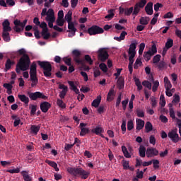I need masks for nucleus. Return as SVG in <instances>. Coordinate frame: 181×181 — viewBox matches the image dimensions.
I'll return each mask as SVG.
<instances>
[{
    "mask_svg": "<svg viewBox=\"0 0 181 181\" xmlns=\"http://www.w3.org/2000/svg\"><path fill=\"white\" fill-rule=\"evenodd\" d=\"M149 17H141L140 23L141 25H148L149 23Z\"/></svg>",
    "mask_w": 181,
    "mask_h": 181,
    "instance_id": "nucleus-38",
    "label": "nucleus"
},
{
    "mask_svg": "<svg viewBox=\"0 0 181 181\" xmlns=\"http://www.w3.org/2000/svg\"><path fill=\"white\" fill-rule=\"evenodd\" d=\"M134 81H135V84L137 87L138 91H141V90H142V88H144V87L142 86V83H141V81H139V78H136L134 80Z\"/></svg>",
    "mask_w": 181,
    "mask_h": 181,
    "instance_id": "nucleus-42",
    "label": "nucleus"
},
{
    "mask_svg": "<svg viewBox=\"0 0 181 181\" xmlns=\"http://www.w3.org/2000/svg\"><path fill=\"white\" fill-rule=\"evenodd\" d=\"M156 53H158V48H156V45L153 44L151 46V49L144 52V58L145 61L149 62L152 58V56H154Z\"/></svg>",
    "mask_w": 181,
    "mask_h": 181,
    "instance_id": "nucleus-7",
    "label": "nucleus"
},
{
    "mask_svg": "<svg viewBox=\"0 0 181 181\" xmlns=\"http://www.w3.org/2000/svg\"><path fill=\"white\" fill-rule=\"evenodd\" d=\"M99 67H100V70H102V71H103V73H107V71H108V67H107V64H105V63H101L99 65Z\"/></svg>",
    "mask_w": 181,
    "mask_h": 181,
    "instance_id": "nucleus-47",
    "label": "nucleus"
},
{
    "mask_svg": "<svg viewBox=\"0 0 181 181\" xmlns=\"http://www.w3.org/2000/svg\"><path fill=\"white\" fill-rule=\"evenodd\" d=\"M67 91H69V89H64L59 93V98L61 100H63V98L66 97Z\"/></svg>",
    "mask_w": 181,
    "mask_h": 181,
    "instance_id": "nucleus-51",
    "label": "nucleus"
},
{
    "mask_svg": "<svg viewBox=\"0 0 181 181\" xmlns=\"http://www.w3.org/2000/svg\"><path fill=\"white\" fill-rule=\"evenodd\" d=\"M155 67H157L159 70H163V69H166V62L164 61H161L158 64L155 65Z\"/></svg>",
    "mask_w": 181,
    "mask_h": 181,
    "instance_id": "nucleus-32",
    "label": "nucleus"
},
{
    "mask_svg": "<svg viewBox=\"0 0 181 181\" xmlns=\"http://www.w3.org/2000/svg\"><path fill=\"white\" fill-rule=\"evenodd\" d=\"M72 15H73V12H71V11H69L67 12V13L65 15V20L68 22L70 23L71 22V19H72Z\"/></svg>",
    "mask_w": 181,
    "mask_h": 181,
    "instance_id": "nucleus-40",
    "label": "nucleus"
},
{
    "mask_svg": "<svg viewBox=\"0 0 181 181\" xmlns=\"http://www.w3.org/2000/svg\"><path fill=\"white\" fill-rule=\"evenodd\" d=\"M68 84L70 86V90H72L76 94H80V90L77 88V86L74 84V81H69Z\"/></svg>",
    "mask_w": 181,
    "mask_h": 181,
    "instance_id": "nucleus-20",
    "label": "nucleus"
},
{
    "mask_svg": "<svg viewBox=\"0 0 181 181\" xmlns=\"http://www.w3.org/2000/svg\"><path fill=\"white\" fill-rule=\"evenodd\" d=\"M30 80L32 82L31 87H36L39 83L37 75H30Z\"/></svg>",
    "mask_w": 181,
    "mask_h": 181,
    "instance_id": "nucleus-19",
    "label": "nucleus"
},
{
    "mask_svg": "<svg viewBox=\"0 0 181 181\" xmlns=\"http://www.w3.org/2000/svg\"><path fill=\"white\" fill-rule=\"evenodd\" d=\"M45 21L48 22L49 28H50L51 29H52V28H54V26L53 25V23L56 21V17H54V11L53 10V8L48 9V14L45 18Z\"/></svg>",
    "mask_w": 181,
    "mask_h": 181,
    "instance_id": "nucleus-9",
    "label": "nucleus"
},
{
    "mask_svg": "<svg viewBox=\"0 0 181 181\" xmlns=\"http://www.w3.org/2000/svg\"><path fill=\"white\" fill-rule=\"evenodd\" d=\"M18 97L19 100L22 101V103H24V104H29V98L27 97L25 95H18Z\"/></svg>",
    "mask_w": 181,
    "mask_h": 181,
    "instance_id": "nucleus-29",
    "label": "nucleus"
},
{
    "mask_svg": "<svg viewBox=\"0 0 181 181\" xmlns=\"http://www.w3.org/2000/svg\"><path fill=\"white\" fill-rule=\"evenodd\" d=\"M1 36L4 42H11V35H9V31H2Z\"/></svg>",
    "mask_w": 181,
    "mask_h": 181,
    "instance_id": "nucleus-27",
    "label": "nucleus"
},
{
    "mask_svg": "<svg viewBox=\"0 0 181 181\" xmlns=\"http://www.w3.org/2000/svg\"><path fill=\"white\" fill-rule=\"evenodd\" d=\"M6 172H8V173H19V172H21V170L17 168L15 169L7 170Z\"/></svg>",
    "mask_w": 181,
    "mask_h": 181,
    "instance_id": "nucleus-64",
    "label": "nucleus"
},
{
    "mask_svg": "<svg viewBox=\"0 0 181 181\" xmlns=\"http://www.w3.org/2000/svg\"><path fill=\"white\" fill-rule=\"evenodd\" d=\"M151 162L155 169H159V164H160L159 160L153 159L151 160Z\"/></svg>",
    "mask_w": 181,
    "mask_h": 181,
    "instance_id": "nucleus-52",
    "label": "nucleus"
},
{
    "mask_svg": "<svg viewBox=\"0 0 181 181\" xmlns=\"http://www.w3.org/2000/svg\"><path fill=\"white\" fill-rule=\"evenodd\" d=\"M100 103H101V95H98L97 98L93 100V101L92 102V107H95V108H98Z\"/></svg>",
    "mask_w": 181,
    "mask_h": 181,
    "instance_id": "nucleus-25",
    "label": "nucleus"
},
{
    "mask_svg": "<svg viewBox=\"0 0 181 181\" xmlns=\"http://www.w3.org/2000/svg\"><path fill=\"white\" fill-rule=\"evenodd\" d=\"M52 105L49 102H42L40 105V110L42 112H47L49 108H51Z\"/></svg>",
    "mask_w": 181,
    "mask_h": 181,
    "instance_id": "nucleus-14",
    "label": "nucleus"
},
{
    "mask_svg": "<svg viewBox=\"0 0 181 181\" xmlns=\"http://www.w3.org/2000/svg\"><path fill=\"white\" fill-rule=\"evenodd\" d=\"M164 86L165 90H170V88H172V83H170V81H169L168 76L164 77Z\"/></svg>",
    "mask_w": 181,
    "mask_h": 181,
    "instance_id": "nucleus-24",
    "label": "nucleus"
},
{
    "mask_svg": "<svg viewBox=\"0 0 181 181\" xmlns=\"http://www.w3.org/2000/svg\"><path fill=\"white\" fill-rule=\"evenodd\" d=\"M91 133L95 134V135H100V134H104V129L98 125L91 129Z\"/></svg>",
    "mask_w": 181,
    "mask_h": 181,
    "instance_id": "nucleus-18",
    "label": "nucleus"
},
{
    "mask_svg": "<svg viewBox=\"0 0 181 181\" xmlns=\"http://www.w3.org/2000/svg\"><path fill=\"white\" fill-rule=\"evenodd\" d=\"M136 113L139 118H144V117H145V112L139 108L136 109Z\"/></svg>",
    "mask_w": 181,
    "mask_h": 181,
    "instance_id": "nucleus-41",
    "label": "nucleus"
},
{
    "mask_svg": "<svg viewBox=\"0 0 181 181\" xmlns=\"http://www.w3.org/2000/svg\"><path fill=\"white\" fill-rule=\"evenodd\" d=\"M129 54V64H134V58L135 57V54Z\"/></svg>",
    "mask_w": 181,
    "mask_h": 181,
    "instance_id": "nucleus-61",
    "label": "nucleus"
},
{
    "mask_svg": "<svg viewBox=\"0 0 181 181\" xmlns=\"http://www.w3.org/2000/svg\"><path fill=\"white\" fill-rule=\"evenodd\" d=\"M89 132H90V129L88 128L81 127L80 136H84V135H86V134H88Z\"/></svg>",
    "mask_w": 181,
    "mask_h": 181,
    "instance_id": "nucleus-43",
    "label": "nucleus"
},
{
    "mask_svg": "<svg viewBox=\"0 0 181 181\" xmlns=\"http://www.w3.org/2000/svg\"><path fill=\"white\" fill-rule=\"evenodd\" d=\"M160 57H161L160 54H156L153 57L152 62L154 66H156L157 64L160 62Z\"/></svg>",
    "mask_w": 181,
    "mask_h": 181,
    "instance_id": "nucleus-37",
    "label": "nucleus"
},
{
    "mask_svg": "<svg viewBox=\"0 0 181 181\" xmlns=\"http://www.w3.org/2000/svg\"><path fill=\"white\" fill-rule=\"evenodd\" d=\"M124 86H125L124 81V77L120 76L117 80V87L119 90H122L124 88Z\"/></svg>",
    "mask_w": 181,
    "mask_h": 181,
    "instance_id": "nucleus-26",
    "label": "nucleus"
},
{
    "mask_svg": "<svg viewBox=\"0 0 181 181\" xmlns=\"http://www.w3.org/2000/svg\"><path fill=\"white\" fill-rule=\"evenodd\" d=\"M21 175L25 181H32V177L29 176V174L26 171H23Z\"/></svg>",
    "mask_w": 181,
    "mask_h": 181,
    "instance_id": "nucleus-35",
    "label": "nucleus"
},
{
    "mask_svg": "<svg viewBox=\"0 0 181 181\" xmlns=\"http://www.w3.org/2000/svg\"><path fill=\"white\" fill-rule=\"evenodd\" d=\"M144 49H145V43L141 42L139 45V56H142V54L144 53Z\"/></svg>",
    "mask_w": 181,
    "mask_h": 181,
    "instance_id": "nucleus-50",
    "label": "nucleus"
},
{
    "mask_svg": "<svg viewBox=\"0 0 181 181\" xmlns=\"http://www.w3.org/2000/svg\"><path fill=\"white\" fill-rule=\"evenodd\" d=\"M140 8H144L146 5V0H141L139 2L136 4Z\"/></svg>",
    "mask_w": 181,
    "mask_h": 181,
    "instance_id": "nucleus-60",
    "label": "nucleus"
},
{
    "mask_svg": "<svg viewBox=\"0 0 181 181\" xmlns=\"http://www.w3.org/2000/svg\"><path fill=\"white\" fill-rule=\"evenodd\" d=\"M145 11L147 15H153V3L148 2L145 7Z\"/></svg>",
    "mask_w": 181,
    "mask_h": 181,
    "instance_id": "nucleus-16",
    "label": "nucleus"
},
{
    "mask_svg": "<svg viewBox=\"0 0 181 181\" xmlns=\"http://www.w3.org/2000/svg\"><path fill=\"white\" fill-rule=\"evenodd\" d=\"M127 129H128V131H132V129H134V122L132 120L128 121Z\"/></svg>",
    "mask_w": 181,
    "mask_h": 181,
    "instance_id": "nucleus-55",
    "label": "nucleus"
},
{
    "mask_svg": "<svg viewBox=\"0 0 181 181\" xmlns=\"http://www.w3.org/2000/svg\"><path fill=\"white\" fill-rule=\"evenodd\" d=\"M30 131H31V134L37 135V132H39V131H40V125H36V124L31 125Z\"/></svg>",
    "mask_w": 181,
    "mask_h": 181,
    "instance_id": "nucleus-22",
    "label": "nucleus"
},
{
    "mask_svg": "<svg viewBox=\"0 0 181 181\" xmlns=\"http://www.w3.org/2000/svg\"><path fill=\"white\" fill-rule=\"evenodd\" d=\"M145 129L146 133H149L153 129V126L151 122H146L145 124Z\"/></svg>",
    "mask_w": 181,
    "mask_h": 181,
    "instance_id": "nucleus-31",
    "label": "nucleus"
},
{
    "mask_svg": "<svg viewBox=\"0 0 181 181\" xmlns=\"http://www.w3.org/2000/svg\"><path fill=\"white\" fill-rule=\"evenodd\" d=\"M152 91L153 93H156L158 91V87H159V81H155L153 82Z\"/></svg>",
    "mask_w": 181,
    "mask_h": 181,
    "instance_id": "nucleus-45",
    "label": "nucleus"
},
{
    "mask_svg": "<svg viewBox=\"0 0 181 181\" xmlns=\"http://www.w3.org/2000/svg\"><path fill=\"white\" fill-rule=\"evenodd\" d=\"M57 104L61 108H66V104H64V102H63V100L61 99L57 100Z\"/></svg>",
    "mask_w": 181,
    "mask_h": 181,
    "instance_id": "nucleus-53",
    "label": "nucleus"
},
{
    "mask_svg": "<svg viewBox=\"0 0 181 181\" xmlns=\"http://www.w3.org/2000/svg\"><path fill=\"white\" fill-rule=\"evenodd\" d=\"M84 32H87L90 36H94L95 35H100L101 33H104V29L98 25H92L90 28H88L87 30H84Z\"/></svg>",
    "mask_w": 181,
    "mask_h": 181,
    "instance_id": "nucleus-6",
    "label": "nucleus"
},
{
    "mask_svg": "<svg viewBox=\"0 0 181 181\" xmlns=\"http://www.w3.org/2000/svg\"><path fill=\"white\" fill-rule=\"evenodd\" d=\"M114 97H115V92L114 91V89L112 88L109 90L107 93V101H112V100H114Z\"/></svg>",
    "mask_w": 181,
    "mask_h": 181,
    "instance_id": "nucleus-28",
    "label": "nucleus"
},
{
    "mask_svg": "<svg viewBox=\"0 0 181 181\" xmlns=\"http://www.w3.org/2000/svg\"><path fill=\"white\" fill-rule=\"evenodd\" d=\"M173 46V40L170 38H168L167 40V42H165V45L164 48L169 50V49H170V47H172Z\"/></svg>",
    "mask_w": 181,
    "mask_h": 181,
    "instance_id": "nucleus-36",
    "label": "nucleus"
},
{
    "mask_svg": "<svg viewBox=\"0 0 181 181\" xmlns=\"http://www.w3.org/2000/svg\"><path fill=\"white\" fill-rule=\"evenodd\" d=\"M142 85L144 87H146L147 88H148V90H151L152 89V83H151V82H149L148 81H144L142 82Z\"/></svg>",
    "mask_w": 181,
    "mask_h": 181,
    "instance_id": "nucleus-48",
    "label": "nucleus"
},
{
    "mask_svg": "<svg viewBox=\"0 0 181 181\" xmlns=\"http://www.w3.org/2000/svg\"><path fill=\"white\" fill-rule=\"evenodd\" d=\"M110 54H108V51L105 48H100L98 51V59L102 63H104L108 60Z\"/></svg>",
    "mask_w": 181,
    "mask_h": 181,
    "instance_id": "nucleus-8",
    "label": "nucleus"
},
{
    "mask_svg": "<svg viewBox=\"0 0 181 181\" xmlns=\"http://www.w3.org/2000/svg\"><path fill=\"white\" fill-rule=\"evenodd\" d=\"M139 152V156H141V158H145L146 153V148H145L144 146H140Z\"/></svg>",
    "mask_w": 181,
    "mask_h": 181,
    "instance_id": "nucleus-30",
    "label": "nucleus"
},
{
    "mask_svg": "<svg viewBox=\"0 0 181 181\" xmlns=\"http://www.w3.org/2000/svg\"><path fill=\"white\" fill-rule=\"evenodd\" d=\"M139 8L140 7L139 6L135 4L134 8H133L132 15H134L135 16H136V15H138V13H139V11H141V9Z\"/></svg>",
    "mask_w": 181,
    "mask_h": 181,
    "instance_id": "nucleus-49",
    "label": "nucleus"
},
{
    "mask_svg": "<svg viewBox=\"0 0 181 181\" xmlns=\"http://www.w3.org/2000/svg\"><path fill=\"white\" fill-rule=\"evenodd\" d=\"M121 129L123 134H125V132L127 131V121L125 119L122 120Z\"/></svg>",
    "mask_w": 181,
    "mask_h": 181,
    "instance_id": "nucleus-54",
    "label": "nucleus"
},
{
    "mask_svg": "<svg viewBox=\"0 0 181 181\" xmlns=\"http://www.w3.org/2000/svg\"><path fill=\"white\" fill-rule=\"evenodd\" d=\"M134 13V7L127 8H125L124 15L126 16H131V14Z\"/></svg>",
    "mask_w": 181,
    "mask_h": 181,
    "instance_id": "nucleus-44",
    "label": "nucleus"
},
{
    "mask_svg": "<svg viewBox=\"0 0 181 181\" xmlns=\"http://www.w3.org/2000/svg\"><path fill=\"white\" fill-rule=\"evenodd\" d=\"M57 25L58 26H64V20L63 18H57Z\"/></svg>",
    "mask_w": 181,
    "mask_h": 181,
    "instance_id": "nucleus-62",
    "label": "nucleus"
},
{
    "mask_svg": "<svg viewBox=\"0 0 181 181\" xmlns=\"http://www.w3.org/2000/svg\"><path fill=\"white\" fill-rule=\"evenodd\" d=\"M122 165H123V169H124L125 170L128 169H131V167H129V161L123 160Z\"/></svg>",
    "mask_w": 181,
    "mask_h": 181,
    "instance_id": "nucleus-56",
    "label": "nucleus"
},
{
    "mask_svg": "<svg viewBox=\"0 0 181 181\" xmlns=\"http://www.w3.org/2000/svg\"><path fill=\"white\" fill-rule=\"evenodd\" d=\"M151 106L153 108L156 107V104H158V101L156 100V97H151Z\"/></svg>",
    "mask_w": 181,
    "mask_h": 181,
    "instance_id": "nucleus-58",
    "label": "nucleus"
},
{
    "mask_svg": "<svg viewBox=\"0 0 181 181\" xmlns=\"http://www.w3.org/2000/svg\"><path fill=\"white\" fill-rule=\"evenodd\" d=\"M30 76H37V65L35 62H33L30 66Z\"/></svg>",
    "mask_w": 181,
    "mask_h": 181,
    "instance_id": "nucleus-21",
    "label": "nucleus"
},
{
    "mask_svg": "<svg viewBox=\"0 0 181 181\" xmlns=\"http://www.w3.org/2000/svg\"><path fill=\"white\" fill-rule=\"evenodd\" d=\"M37 64L44 70L43 74L45 77H52V64L46 61H37Z\"/></svg>",
    "mask_w": 181,
    "mask_h": 181,
    "instance_id": "nucleus-3",
    "label": "nucleus"
},
{
    "mask_svg": "<svg viewBox=\"0 0 181 181\" xmlns=\"http://www.w3.org/2000/svg\"><path fill=\"white\" fill-rule=\"evenodd\" d=\"M45 163H47V165H49V166H52V168H54L57 165V163H56V162L52 161L49 160H45Z\"/></svg>",
    "mask_w": 181,
    "mask_h": 181,
    "instance_id": "nucleus-59",
    "label": "nucleus"
},
{
    "mask_svg": "<svg viewBox=\"0 0 181 181\" xmlns=\"http://www.w3.org/2000/svg\"><path fill=\"white\" fill-rule=\"evenodd\" d=\"M70 173H73L75 176H77L78 175L81 176V179H87L90 175L89 172L86 171L82 168H71Z\"/></svg>",
    "mask_w": 181,
    "mask_h": 181,
    "instance_id": "nucleus-4",
    "label": "nucleus"
},
{
    "mask_svg": "<svg viewBox=\"0 0 181 181\" xmlns=\"http://www.w3.org/2000/svg\"><path fill=\"white\" fill-rule=\"evenodd\" d=\"M68 29L69 30H67V32H72V35L71 34H68V37H73V36H76V32H77V28L74 27V23H73V21L68 23Z\"/></svg>",
    "mask_w": 181,
    "mask_h": 181,
    "instance_id": "nucleus-13",
    "label": "nucleus"
},
{
    "mask_svg": "<svg viewBox=\"0 0 181 181\" xmlns=\"http://www.w3.org/2000/svg\"><path fill=\"white\" fill-rule=\"evenodd\" d=\"M37 107V106H36L35 105H31V110H30L31 115H35V114H36Z\"/></svg>",
    "mask_w": 181,
    "mask_h": 181,
    "instance_id": "nucleus-63",
    "label": "nucleus"
},
{
    "mask_svg": "<svg viewBox=\"0 0 181 181\" xmlns=\"http://www.w3.org/2000/svg\"><path fill=\"white\" fill-rule=\"evenodd\" d=\"M108 14L105 16V19H108V21H111V19H112V18H114V16H115V14L114 13V9H110L107 11Z\"/></svg>",
    "mask_w": 181,
    "mask_h": 181,
    "instance_id": "nucleus-34",
    "label": "nucleus"
},
{
    "mask_svg": "<svg viewBox=\"0 0 181 181\" xmlns=\"http://www.w3.org/2000/svg\"><path fill=\"white\" fill-rule=\"evenodd\" d=\"M122 151L125 158H131V154H129V152L125 146H122Z\"/></svg>",
    "mask_w": 181,
    "mask_h": 181,
    "instance_id": "nucleus-39",
    "label": "nucleus"
},
{
    "mask_svg": "<svg viewBox=\"0 0 181 181\" xmlns=\"http://www.w3.org/2000/svg\"><path fill=\"white\" fill-rule=\"evenodd\" d=\"M63 62H64L65 64H66V66H71V58L69 57H64L62 59Z\"/></svg>",
    "mask_w": 181,
    "mask_h": 181,
    "instance_id": "nucleus-46",
    "label": "nucleus"
},
{
    "mask_svg": "<svg viewBox=\"0 0 181 181\" xmlns=\"http://www.w3.org/2000/svg\"><path fill=\"white\" fill-rule=\"evenodd\" d=\"M168 136L173 142H174V144L179 142V134H177L175 130H172L168 134Z\"/></svg>",
    "mask_w": 181,
    "mask_h": 181,
    "instance_id": "nucleus-12",
    "label": "nucleus"
},
{
    "mask_svg": "<svg viewBox=\"0 0 181 181\" xmlns=\"http://www.w3.org/2000/svg\"><path fill=\"white\" fill-rule=\"evenodd\" d=\"M15 64V62L11 61V59H8L5 64L6 70H10L11 67Z\"/></svg>",
    "mask_w": 181,
    "mask_h": 181,
    "instance_id": "nucleus-33",
    "label": "nucleus"
},
{
    "mask_svg": "<svg viewBox=\"0 0 181 181\" xmlns=\"http://www.w3.org/2000/svg\"><path fill=\"white\" fill-rule=\"evenodd\" d=\"M29 97L33 101H36L37 98H42V100H46V98H47L46 95L40 92L30 93Z\"/></svg>",
    "mask_w": 181,
    "mask_h": 181,
    "instance_id": "nucleus-10",
    "label": "nucleus"
},
{
    "mask_svg": "<svg viewBox=\"0 0 181 181\" xmlns=\"http://www.w3.org/2000/svg\"><path fill=\"white\" fill-rule=\"evenodd\" d=\"M72 57L74 62L78 66H84L86 63H88L90 66H92L93 61L91 59V57L88 54L85 55L84 59L81 58V52L78 49H74L72 51Z\"/></svg>",
    "mask_w": 181,
    "mask_h": 181,
    "instance_id": "nucleus-1",
    "label": "nucleus"
},
{
    "mask_svg": "<svg viewBox=\"0 0 181 181\" xmlns=\"http://www.w3.org/2000/svg\"><path fill=\"white\" fill-rule=\"evenodd\" d=\"M26 23H28V20H24L23 22H21L19 20H15L13 21L14 27L13 28V30L17 33H19L25 29V26H26Z\"/></svg>",
    "mask_w": 181,
    "mask_h": 181,
    "instance_id": "nucleus-5",
    "label": "nucleus"
},
{
    "mask_svg": "<svg viewBox=\"0 0 181 181\" xmlns=\"http://www.w3.org/2000/svg\"><path fill=\"white\" fill-rule=\"evenodd\" d=\"M29 66H30V58H29V55H23L20 58L16 65V71L18 74H21V71H26L29 69Z\"/></svg>",
    "mask_w": 181,
    "mask_h": 181,
    "instance_id": "nucleus-2",
    "label": "nucleus"
},
{
    "mask_svg": "<svg viewBox=\"0 0 181 181\" xmlns=\"http://www.w3.org/2000/svg\"><path fill=\"white\" fill-rule=\"evenodd\" d=\"M3 32H11L12 28L11 27V23L9 20L5 19L2 23Z\"/></svg>",
    "mask_w": 181,
    "mask_h": 181,
    "instance_id": "nucleus-15",
    "label": "nucleus"
},
{
    "mask_svg": "<svg viewBox=\"0 0 181 181\" xmlns=\"http://www.w3.org/2000/svg\"><path fill=\"white\" fill-rule=\"evenodd\" d=\"M136 131H141V129H143L144 127H145V121L141 119H136Z\"/></svg>",
    "mask_w": 181,
    "mask_h": 181,
    "instance_id": "nucleus-17",
    "label": "nucleus"
},
{
    "mask_svg": "<svg viewBox=\"0 0 181 181\" xmlns=\"http://www.w3.org/2000/svg\"><path fill=\"white\" fill-rule=\"evenodd\" d=\"M136 49V43L133 42L130 45L129 49L128 51L129 54H136V52L135 51Z\"/></svg>",
    "mask_w": 181,
    "mask_h": 181,
    "instance_id": "nucleus-23",
    "label": "nucleus"
},
{
    "mask_svg": "<svg viewBox=\"0 0 181 181\" xmlns=\"http://www.w3.org/2000/svg\"><path fill=\"white\" fill-rule=\"evenodd\" d=\"M146 155L147 158H153V156H158V155H159V151L156 148H148Z\"/></svg>",
    "mask_w": 181,
    "mask_h": 181,
    "instance_id": "nucleus-11",
    "label": "nucleus"
},
{
    "mask_svg": "<svg viewBox=\"0 0 181 181\" xmlns=\"http://www.w3.org/2000/svg\"><path fill=\"white\" fill-rule=\"evenodd\" d=\"M3 86L4 87V88H6L8 91L12 93V88H13V86L11 83H4Z\"/></svg>",
    "mask_w": 181,
    "mask_h": 181,
    "instance_id": "nucleus-57",
    "label": "nucleus"
}]
</instances>
